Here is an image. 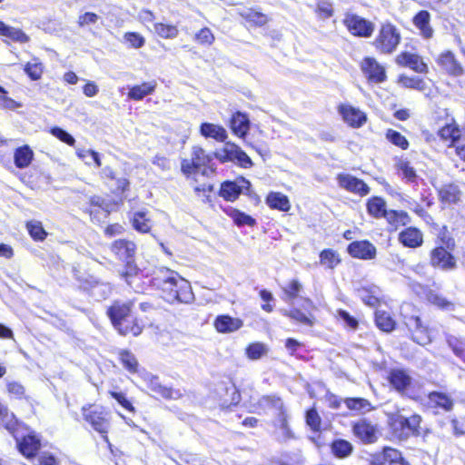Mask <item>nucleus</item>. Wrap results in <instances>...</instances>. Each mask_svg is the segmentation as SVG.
Returning a JSON list of instances; mask_svg holds the SVG:
<instances>
[{
  "mask_svg": "<svg viewBox=\"0 0 465 465\" xmlns=\"http://www.w3.org/2000/svg\"><path fill=\"white\" fill-rule=\"evenodd\" d=\"M229 215L238 226H253L255 224V220L252 217L239 210H231Z\"/></svg>",
  "mask_w": 465,
  "mask_h": 465,
  "instance_id": "nucleus-49",
  "label": "nucleus"
},
{
  "mask_svg": "<svg viewBox=\"0 0 465 465\" xmlns=\"http://www.w3.org/2000/svg\"><path fill=\"white\" fill-rule=\"evenodd\" d=\"M361 70L369 81L373 83H382L386 80L385 68L380 64L376 59L366 57L361 64Z\"/></svg>",
  "mask_w": 465,
  "mask_h": 465,
  "instance_id": "nucleus-13",
  "label": "nucleus"
},
{
  "mask_svg": "<svg viewBox=\"0 0 465 465\" xmlns=\"http://www.w3.org/2000/svg\"><path fill=\"white\" fill-rule=\"evenodd\" d=\"M243 322L239 318H233L229 315H219L214 321V327L220 333L233 332L241 329Z\"/></svg>",
  "mask_w": 465,
  "mask_h": 465,
  "instance_id": "nucleus-21",
  "label": "nucleus"
},
{
  "mask_svg": "<svg viewBox=\"0 0 465 465\" xmlns=\"http://www.w3.org/2000/svg\"><path fill=\"white\" fill-rule=\"evenodd\" d=\"M154 32L162 38L172 39L178 35V29L175 25L157 23L154 25Z\"/></svg>",
  "mask_w": 465,
  "mask_h": 465,
  "instance_id": "nucleus-48",
  "label": "nucleus"
},
{
  "mask_svg": "<svg viewBox=\"0 0 465 465\" xmlns=\"http://www.w3.org/2000/svg\"><path fill=\"white\" fill-rule=\"evenodd\" d=\"M112 252L122 261L126 262V271L123 276L127 280L137 272V268L134 263V256L136 251L134 242L127 240H117L114 242L111 247Z\"/></svg>",
  "mask_w": 465,
  "mask_h": 465,
  "instance_id": "nucleus-5",
  "label": "nucleus"
},
{
  "mask_svg": "<svg viewBox=\"0 0 465 465\" xmlns=\"http://www.w3.org/2000/svg\"><path fill=\"white\" fill-rule=\"evenodd\" d=\"M430 263L433 267L442 270H451L456 266L454 257L443 247H437L432 250Z\"/></svg>",
  "mask_w": 465,
  "mask_h": 465,
  "instance_id": "nucleus-17",
  "label": "nucleus"
},
{
  "mask_svg": "<svg viewBox=\"0 0 465 465\" xmlns=\"http://www.w3.org/2000/svg\"><path fill=\"white\" fill-rule=\"evenodd\" d=\"M380 293L381 291L377 287H373L371 289L363 288L358 291V294L361 301L371 307H375L379 304Z\"/></svg>",
  "mask_w": 465,
  "mask_h": 465,
  "instance_id": "nucleus-42",
  "label": "nucleus"
},
{
  "mask_svg": "<svg viewBox=\"0 0 465 465\" xmlns=\"http://www.w3.org/2000/svg\"><path fill=\"white\" fill-rule=\"evenodd\" d=\"M391 425L394 430H401L402 433L407 431V418L400 413H394L390 418Z\"/></svg>",
  "mask_w": 465,
  "mask_h": 465,
  "instance_id": "nucleus-56",
  "label": "nucleus"
},
{
  "mask_svg": "<svg viewBox=\"0 0 465 465\" xmlns=\"http://www.w3.org/2000/svg\"><path fill=\"white\" fill-rule=\"evenodd\" d=\"M266 204L275 210L288 212L291 209L289 198L279 192H271L266 197Z\"/></svg>",
  "mask_w": 465,
  "mask_h": 465,
  "instance_id": "nucleus-25",
  "label": "nucleus"
},
{
  "mask_svg": "<svg viewBox=\"0 0 465 465\" xmlns=\"http://www.w3.org/2000/svg\"><path fill=\"white\" fill-rule=\"evenodd\" d=\"M395 449L384 448L380 453L372 456L371 465H391L390 460L386 457L389 451H394Z\"/></svg>",
  "mask_w": 465,
  "mask_h": 465,
  "instance_id": "nucleus-64",
  "label": "nucleus"
},
{
  "mask_svg": "<svg viewBox=\"0 0 465 465\" xmlns=\"http://www.w3.org/2000/svg\"><path fill=\"white\" fill-rule=\"evenodd\" d=\"M405 324L412 331V339L420 345L430 342L427 327H425L419 316H410L405 318Z\"/></svg>",
  "mask_w": 465,
  "mask_h": 465,
  "instance_id": "nucleus-14",
  "label": "nucleus"
},
{
  "mask_svg": "<svg viewBox=\"0 0 465 465\" xmlns=\"http://www.w3.org/2000/svg\"><path fill=\"white\" fill-rule=\"evenodd\" d=\"M130 311V304L116 302L109 309L108 314L114 326L122 335L132 334L137 336L143 330L138 322H134L132 328L124 326V323L128 320Z\"/></svg>",
  "mask_w": 465,
  "mask_h": 465,
  "instance_id": "nucleus-2",
  "label": "nucleus"
},
{
  "mask_svg": "<svg viewBox=\"0 0 465 465\" xmlns=\"http://www.w3.org/2000/svg\"><path fill=\"white\" fill-rule=\"evenodd\" d=\"M214 35L212 33V31L204 27L201 29L196 35H195V40L201 44V45H211L214 41Z\"/></svg>",
  "mask_w": 465,
  "mask_h": 465,
  "instance_id": "nucleus-59",
  "label": "nucleus"
},
{
  "mask_svg": "<svg viewBox=\"0 0 465 465\" xmlns=\"http://www.w3.org/2000/svg\"><path fill=\"white\" fill-rule=\"evenodd\" d=\"M281 312L290 319L293 320L296 322L307 325V326H312L314 324V317L312 313L309 312L307 313L298 310V309H292L291 311L288 310H281Z\"/></svg>",
  "mask_w": 465,
  "mask_h": 465,
  "instance_id": "nucleus-39",
  "label": "nucleus"
},
{
  "mask_svg": "<svg viewBox=\"0 0 465 465\" xmlns=\"http://www.w3.org/2000/svg\"><path fill=\"white\" fill-rule=\"evenodd\" d=\"M260 403L262 406H272V407L279 410L281 411L280 417H279L280 426L284 430H288L287 415L282 410L283 404L280 398L273 397V396H265V397L262 398V400L260 401Z\"/></svg>",
  "mask_w": 465,
  "mask_h": 465,
  "instance_id": "nucleus-30",
  "label": "nucleus"
},
{
  "mask_svg": "<svg viewBox=\"0 0 465 465\" xmlns=\"http://www.w3.org/2000/svg\"><path fill=\"white\" fill-rule=\"evenodd\" d=\"M396 62L398 64L408 66L417 73H426L428 69L422 58L416 54L401 53L396 57Z\"/></svg>",
  "mask_w": 465,
  "mask_h": 465,
  "instance_id": "nucleus-19",
  "label": "nucleus"
},
{
  "mask_svg": "<svg viewBox=\"0 0 465 465\" xmlns=\"http://www.w3.org/2000/svg\"><path fill=\"white\" fill-rule=\"evenodd\" d=\"M214 157L221 163L232 162L243 168L252 166L251 158L235 143L227 142L221 150L214 153Z\"/></svg>",
  "mask_w": 465,
  "mask_h": 465,
  "instance_id": "nucleus-7",
  "label": "nucleus"
},
{
  "mask_svg": "<svg viewBox=\"0 0 465 465\" xmlns=\"http://www.w3.org/2000/svg\"><path fill=\"white\" fill-rule=\"evenodd\" d=\"M45 66L43 63L37 57H33L24 66L25 73L33 81L41 79L44 73Z\"/></svg>",
  "mask_w": 465,
  "mask_h": 465,
  "instance_id": "nucleus-38",
  "label": "nucleus"
},
{
  "mask_svg": "<svg viewBox=\"0 0 465 465\" xmlns=\"http://www.w3.org/2000/svg\"><path fill=\"white\" fill-rule=\"evenodd\" d=\"M354 435L363 443H373L378 440L379 430L375 424L362 419L357 421L352 428Z\"/></svg>",
  "mask_w": 465,
  "mask_h": 465,
  "instance_id": "nucleus-11",
  "label": "nucleus"
},
{
  "mask_svg": "<svg viewBox=\"0 0 465 465\" xmlns=\"http://www.w3.org/2000/svg\"><path fill=\"white\" fill-rule=\"evenodd\" d=\"M338 112L344 123L352 128H360L367 121V116L364 112L349 104L339 105Z\"/></svg>",
  "mask_w": 465,
  "mask_h": 465,
  "instance_id": "nucleus-10",
  "label": "nucleus"
},
{
  "mask_svg": "<svg viewBox=\"0 0 465 465\" xmlns=\"http://www.w3.org/2000/svg\"><path fill=\"white\" fill-rule=\"evenodd\" d=\"M302 289V285L297 280L291 281L286 286L282 288L284 293L282 299L287 302H292L295 298L298 297Z\"/></svg>",
  "mask_w": 465,
  "mask_h": 465,
  "instance_id": "nucleus-47",
  "label": "nucleus"
},
{
  "mask_svg": "<svg viewBox=\"0 0 465 465\" xmlns=\"http://www.w3.org/2000/svg\"><path fill=\"white\" fill-rule=\"evenodd\" d=\"M398 169L401 172L403 178L408 182H414L416 179V172L406 161L401 160L398 164Z\"/></svg>",
  "mask_w": 465,
  "mask_h": 465,
  "instance_id": "nucleus-57",
  "label": "nucleus"
},
{
  "mask_svg": "<svg viewBox=\"0 0 465 465\" xmlns=\"http://www.w3.org/2000/svg\"><path fill=\"white\" fill-rule=\"evenodd\" d=\"M367 211L374 218H381L388 213L386 210V202L378 196L371 198L367 203Z\"/></svg>",
  "mask_w": 465,
  "mask_h": 465,
  "instance_id": "nucleus-37",
  "label": "nucleus"
},
{
  "mask_svg": "<svg viewBox=\"0 0 465 465\" xmlns=\"http://www.w3.org/2000/svg\"><path fill=\"white\" fill-rule=\"evenodd\" d=\"M438 134L449 146H452L460 139L461 131L455 124H450L440 129Z\"/></svg>",
  "mask_w": 465,
  "mask_h": 465,
  "instance_id": "nucleus-32",
  "label": "nucleus"
},
{
  "mask_svg": "<svg viewBox=\"0 0 465 465\" xmlns=\"http://www.w3.org/2000/svg\"><path fill=\"white\" fill-rule=\"evenodd\" d=\"M238 14L248 23L254 25H263L267 22V16L264 14L252 8H239Z\"/></svg>",
  "mask_w": 465,
  "mask_h": 465,
  "instance_id": "nucleus-33",
  "label": "nucleus"
},
{
  "mask_svg": "<svg viewBox=\"0 0 465 465\" xmlns=\"http://www.w3.org/2000/svg\"><path fill=\"white\" fill-rule=\"evenodd\" d=\"M439 197L443 203L455 204L461 198V191L457 184H444L439 189Z\"/></svg>",
  "mask_w": 465,
  "mask_h": 465,
  "instance_id": "nucleus-24",
  "label": "nucleus"
},
{
  "mask_svg": "<svg viewBox=\"0 0 465 465\" xmlns=\"http://www.w3.org/2000/svg\"><path fill=\"white\" fill-rule=\"evenodd\" d=\"M447 342L457 356H459V357L464 356L465 346H464V343L460 340H459L458 338H456L454 336L450 335L447 337Z\"/></svg>",
  "mask_w": 465,
  "mask_h": 465,
  "instance_id": "nucleus-60",
  "label": "nucleus"
},
{
  "mask_svg": "<svg viewBox=\"0 0 465 465\" xmlns=\"http://www.w3.org/2000/svg\"><path fill=\"white\" fill-rule=\"evenodd\" d=\"M76 153L80 159L85 161L86 164H91V162H94L96 167L102 165L99 153L93 150H78Z\"/></svg>",
  "mask_w": 465,
  "mask_h": 465,
  "instance_id": "nucleus-54",
  "label": "nucleus"
},
{
  "mask_svg": "<svg viewBox=\"0 0 465 465\" xmlns=\"http://www.w3.org/2000/svg\"><path fill=\"white\" fill-rule=\"evenodd\" d=\"M214 153H207L202 147L193 146L191 158L183 159L181 164L182 173L188 178L196 174L202 167H206L213 159Z\"/></svg>",
  "mask_w": 465,
  "mask_h": 465,
  "instance_id": "nucleus-6",
  "label": "nucleus"
},
{
  "mask_svg": "<svg viewBox=\"0 0 465 465\" xmlns=\"http://www.w3.org/2000/svg\"><path fill=\"white\" fill-rule=\"evenodd\" d=\"M399 242L405 247L417 248L423 242V234L419 229L409 227L399 234Z\"/></svg>",
  "mask_w": 465,
  "mask_h": 465,
  "instance_id": "nucleus-22",
  "label": "nucleus"
},
{
  "mask_svg": "<svg viewBox=\"0 0 465 465\" xmlns=\"http://www.w3.org/2000/svg\"><path fill=\"white\" fill-rule=\"evenodd\" d=\"M320 262L329 269H333L341 262V259L337 252L326 249L320 253Z\"/></svg>",
  "mask_w": 465,
  "mask_h": 465,
  "instance_id": "nucleus-44",
  "label": "nucleus"
},
{
  "mask_svg": "<svg viewBox=\"0 0 465 465\" xmlns=\"http://www.w3.org/2000/svg\"><path fill=\"white\" fill-rule=\"evenodd\" d=\"M352 445L345 440H334L331 444V451L338 458H345L352 451Z\"/></svg>",
  "mask_w": 465,
  "mask_h": 465,
  "instance_id": "nucleus-45",
  "label": "nucleus"
},
{
  "mask_svg": "<svg viewBox=\"0 0 465 465\" xmlns=\"http://www.w3.org/2000/svg\"><path fill=\"white\" fill-rule=\"evenodd\" d=\"M247 356L252 360H258L267 353V348L263 343L255 342L246 349Z\"/></svg>",
  "mask_w": 465,
  "mask_h": 465,
  "instance_id": "nucleus-55",
  "label": "nucleus"
},
{
  "mask_svg": "<svg viewBox=\"0 0 465 465\" xmlns=\"http://www.w3.org/2000/svg\"><path fill=\"white\" fill-rule=\"evenodd\" d=\"M16 424L15 415L8 411L7 408L0 403V426L12 430Z\"/></svg>",
  "mask_w": 465,
  "mask_h": 465,
  "instance_id": "nucleus-51",
  "label": "nucleus"
},
{
  "mask_svg": "<svg viewBox=\"0 0 465 465\" xmlns=\"http://www.w3.org/2000/svg\"><path fill=\"white\" fill-rule=\"evenodd\" d=\"M343 24L348 31L359 37H370L374 31V24L358 15L346 14Z\"/></svg>",
  "mask_w": 465,
  "mask_h": 465,
  "instance_id": "nucleus-9",
  "label": "nucleus"
},
{
  "mask_svg": "<svg viewBox=\"0 0 465 465\" xmlns=\"http://www.w3.org/2000/svg\"><path fill=\"white\" fill-rule=\"evenodd\" d=\"M133 227L139 232H149L153 223L147 211L135 212L132 218Z\"/></svg>",
  "mask_w": 465,
  "mask_h": 465,
  "instance_id": "nucleus-29",
  "label": "nucleus"
},
{
  "mask_svg": "<svg viewBox=\"0 0 465 465\" xmlns=\"http://www.w3.org/2000/svg\"><path fill=\"white\" fill-rule=\"evenodd\" d=\"M429 400L430 403L446 411H450L453 408V401L445 393L436 391L430 392L429 394Z\"/></svg>",
  "mask_w": 465,
  "mask_h": 465,
  "instance_id": "nucleus-40",
  "label": "nucleus"
},
{
  "mask_svg": "<svg viewBox=\"0 0 465 465\" xmlns=\"http://www.w3.org/2000/svg\"><path fill=\"white\" fill-rule=\"evenodd\" d=\"M391 385L399 392L407 395L410 398L419 397L414 391L415 385L409 372L402 369H393L389 375Z\"/></svg>",
  "mask_w": 465,
  "mask_h": 465,
  "instance_id": "nucleus-8",
  "label": "nucleus"
},
{
  "mask_svg": "<svg viewBox=\"0 0 465 465\" xmlns=\"http://www.w3.org/2000/svg\"><path fill=\"white\" fill-rule=\"evenodd\" d=\"M348 252L351 256L361 260H371L376 256V247L369 241H355L349 244Z\"/></svg>",
  "mask_w": 465,
  "mask_h": 465,
  "instance_id": "nucleus-15",
  "label": "nucleus"
},
{
  "mask_svg": "<svg viewBox=\"0 0 465 465\" xmlns=\"http://www.w3.org/2000/svg\"><path fill=\"white\" fill-rule=\"evenodd\" d=\"M399 29L391 23L381 24L373 42L375 48L382 54L394 52L401 42Z\"/></svg>",
  "mask_w": 465,
  "mask_h": 465,
  "instance_id": "nucleus-3",
  "label": "nucleus"
},
{
  "mask_svg": "<svg viewBox=\"0 0 465 465\" xmlns=\"http://www.w3.org/2000/svg\"><path fill=\"white\" fill-rule=\"evenodd\" d=\"M251 183L242 179L240 183L236 182H225L222 184L220 195L227 201H234L244 189H249Z\"/></svg>",
  "mask_w": 465,
  "mask_h": 465,
  "instance_id": "nucleus-18",
  "label": "nucleus"
},
{
  "mask_svg": "<svg viewBox=\"0 0 465 465\" xmlns=\"http://www.w3.org/2000/svg\"><path fill=\"white\" fill-rule=\"evenodd\" d=\"M40 448V440L35 435H27L18 442L19 451L25 457H34Z\"/></svg>",
  "mask_w": 465,
  "mask_h": 465,
  "instance_id": "nucleus-26",
  "label": "nucleus"
},
{
  "mask_svg": "<svg viewBox=\"0 0 465 465\" xmlns=\"http://www.w3.org/2000/svg\"><path fill=\"white\" fill-rule=\"evenodd\" d=\"M0 35L22 44L29 41V37L22 30L9 26L3 21H0Z\"/></svg>",
  "mask_w": 465,
  "mask_h": 465,
  "instance_id": "nucleus-36",
  "label": "nucleus"
},
{
  "mask_svg": "<svg viewBox=\"0 0 465 465\" xmlns=\"http://www.w3.org/2000/svg\"><path fill=\"white\" fill-rule=\"evenodd\" d=\"M124 38L125 42L128 43L129 45L134 48H140L145 43L144 37L137 33H126Z\"/></svg>",
  "mask_w": 465,
  "mask_h": 465,
  "instance_id": "nucleus-61",
  "label": "nucleus"
},
{
  "mask_svg": "<svg viewBox=\"0 0 465 465\" xmlns=\"http://www.w3.org/2000/svg\"><path fill=\"white\" fill-rule=\"evenodd\" d=\"M428 300L430 303L441 309L451 310L453 308V304L450 302L434 292L429 293Z\"/></svg>",
  "mask_w": 465,
  "mask_h": 465,
  "instance_id": "nucleus-58",
  "label": "nucleus"
},
{
  "mask_svg": "<svg viewBox=\"0 0 465 465\" xmlns=\"http://www.w3.org/2000/svg\"><path fill=\"white\" fill-rule=\"evenodd\" d=\"M437 64L450 75L460 76L464 74L463 66L451 51L442 52L437 58Z\"/></svg>",
  "mask_w": 465,
  "mask_h": 465,
  "instance_id": "nucleus-12",
  "label": "nucleus"
},
{
  "mask_svg": "<svg viewBox=\"0 0 465 465\" xmlns=\"http://www.w3.org/2000/svg\"><path fill=\"white\" fill-rule=\"evenodd\" d=\"M306 422L310 428L315 431L320 430L321 418L314 409H311L306 413Z\"/></svg>",
  "mask_w": 465,
  "mask_h": 465,
  "instance_id": "nucleus-63",
  "label": "nucleus"
},
{
  "mask_svg": "<svg viewBox=\"0 0 465 465\" xmlns=\"http://www.w3.org/2000/svg\"><path fill=\"white\" fill-rule=\"evenodd\" d=\"M339 185L348 192L365 196L370 193V187L362 181L350 174L338 175Z\"/></svg>",
  "mask_w": 465,
  "mask_h": 465,
  "instance_id": "nucleus-16",
  "label": "nucleus"
},
{
  "mask_svg": "<svg viewBox=\"0 0 465 465\" xmlns=\"http://www.w3.org/2000/svg\"><path fill=\"white\" fill-rule=\"evenodd\" d=\"M415 27L420 31V35L424 39H430L434 35V30L430 25V14L426 10L420 11L412 19Z\"/></svg>",
  "mask_w": 465,
  "mask_h": 465,
  "instance_id": "nucleus-20",
  "label": "nucleus"
},
{
  "mask_svg": "<svg viewBox=\"0 0 465 465\" xmlns=\"http://www.w3.org/2000/svg\"><path fill=\"white\" fill-rule=\"evenodd\" d=\"M384 218L394 230L411 223L408 213L404 211L389 210Z\"/></svg>",
  "mask_w": 465,
  "mask_h": 465,
  "instance_id": "nucleus-31",
  "label": "nucleus"
},
{
  "mask_svg": "<svg viewBox=\"0 0 465 465\" xmlns=\"http://www.w3.org/2000/svg\"><path fill=\"white\" fill-rule=\"evenodd\" d=\"M386 138L394 145L399 146L400 148L405 150L409 146V143L407 139L399 132L394 130H388L386 134Z\"/></svg>",
  "mask_w": 465,
  "mask_h": 465,
  "instance_id": "nucleus-53",
  "label": "nucleus"
},
{
  "mask_svg": "<svg viewBox=\"0 0 465 465\" xmlns=\"http://www.w3.org/2000/svg\"><path fill=\"white\" fill-rule=\"evenodd\" d=\"M143 381L146 383L147 388L151 391L153 396L163 397V398H171L172 391L170 389L161 385L158 381V378L153 376L152 374H144Z\"/></svg>",
  "mask_w": 465,
  "mask_h": 465,
  "instance_id": "nucleus-27",
  "label": "nucleus"
},
{
  "mask_svg": "<svg viewBox=\"0 0 465 465\" xmlns=\"http://www.w3.org/2000/svg\"><path fill=\"white\" fill-rule=\"evenodd\" d=\"M153 282L165 294V299L169 302L188 303L193 299L190 282L174 271L167 268L161 269L153 278Z\"/></svg>",
  "mask_w": 465,
  "mask_h": 465,
  "instance_id": "nucleus-1",
  "label": "nucleus"
},
{
  "mask_svg": "<svg viewBox=\"0 0 465 465\" xmlns=\"http://www.w3.org/2000/svg\"><path fill=\"white\" fill-rule=\"evenodd\" d=\"M27 231L30 236L35 241H44L47 232L44 229L42 223L39 221H30L26 223Z\"/></svg>",
  "mask_w": 465,
  "mask_h": 465,
  "instance_id": "nucleus-46",
  "label": "nucleus"
},
{
  "mask_svg": "<svg viewBox=\"0 0 465 465\" xmlns=\"http://www.w3.org/2000/svg\"><path fill=\"white\" fill-rule=\"evenodd\" d=\"M316 12L321 18H329L333 14L332 5L327 1H320L317 4Z\"/></svg>",
  "mask_w": 465,
  "mask_h": 465,
  "instance_id": "nucleus-62",
  "label": "nucleus"
},
{
  "mask_svg": "<svg viewBox=\"0 0 465 465\" xmlns=\"http://www.w3.org/2000/svg\"><path fill=\"white\" fill-rule=\"evenodd\" d=\"M231 129L240 138H244L250 129V120L247 114L237 112L232 114L230 122Z\"/></svg>",
  "mask_w": 465,
  "mask_h": 465,
  "instance_id": "nucleus-23",
  "label": "nucleus"
},
{
  "mask_svg": "<svg viewBox=\"0 0 465 465\" xmlns=\"http://www.w3.org/2000/svg\"><path fill=\"white\" fill-rule=\"evenodd\" d=\"M375 322L377 327L383 331H391L395 327V322L386 312L377 311L375 313Z\"/></svg>",
  "mask_w": 465,
  "mask_h": 465,
  "instance_id": "nucleus-43",
  "label": "nucleus"
},
{
  "mask_svg": "<svg viewBox=\"0 0 465 465\" xmlns=\"http://www.w3.org/2000/svg\"><path fill=\"white\" fill-rule=\"evenodd\" d=\"M344 403L349 410L359 413H365L372 409L371 402L363 398H347Z\"/></svg>",
  "mask_w": 465,
  "mask_h": 465,
  "instance_id": "nucleus-41",
  "label": "nucleus"
},
{
  "mask_svg": "<svg viewBox=\"0 0 465 465\" xmlns=\"http://www.w3.org/2000/svg\"><path fill=\"white\" fill-rule=\"evenodd\" d=\"M155 87V82H145L140 85L131 87L128 93V96L133 100H142L146 95L153 93Z\"/></svg>",
  "mask_w": 465,
  "mask_h": 465,
  "instance_id": "nucleus-34",
  "label": "nucleus"
},
{
  "mask_svg": "<svg viewBox=\"0 0 465 465\" xmlns=\"http://www.w3.org/2000/svg\"><path fill=\"white\" fill-rule=\"evenodd\" d=\"M119 356L122 364L128 371L132 373L137 371L138 362L134 354L127 351H122Z\"/></svg>",
  "mask_w": 465,
  "mask_h": 465,
  "instance_id": "nucleus-50",
  "label": "nucleus"
},
{
  "mask_svg": "<svg viewBox=\"0 0 465 465\" xmlns=\"http://www.w3.org/2000/svg\"><path fill=\"white\" fill-rule=\"evenodd\" d=\"M21 104L7 96V91L0 85V108L15 110L21 107Z\"/></svg>",
  "mask_w": 465,
  "mask_h": 465,
  "instance_id": "nucleus-52",
  "label": "nucleus"
},
{
  "mask_svg": "<svg viewBox=\"0 0 465 465\" xmlns=\"http://www.w3.org/2000/svg\"><path fill=\"white\" fill-rule=\"evenodd\" d=\"M33 157L34 153L29 146L19 147L14 154L15 164L20 169L25 168L31 163Z\"/></svg>",
  "mask_w": 465,
  "mask_h": 465,
  "instance_id": "nucleus-35",
  "label": "nucleus"
},
{
  "mask_svg": "<svg viewBox=\"0 0 465 465\" xmlns=\"http://www.w3.org/2000/svg\"><path fill=\"white\" fill-rule=\"evenodd\" d=\"M82 412L84 419L91 424L94 430L102 435L104 441L108 442L109 411L104 407L92 408V406H83Z\"/></svg>",
  "mask_w": 465,
  "mask_h": 465,
  "instance_id": "nucleus-4",
  "label": "nucleus"
},
{
  "mask_svg": "<svg viewBox=\"0 0 465 465\" xmlns=\"http://www.w3.org/2000/svg\"><path fill=\"white\" fill-rule=\"evenodd\" d=\"M200 133L206 138H213L220 142H223L227 138V132L223 126L210 123L202 124Z\"/></svg>",
  "mask_w": 465,
  "mask_h": 465,
  "instance_id": "nucleus-28",
  "label": "nucleus"
}]
</instances>
